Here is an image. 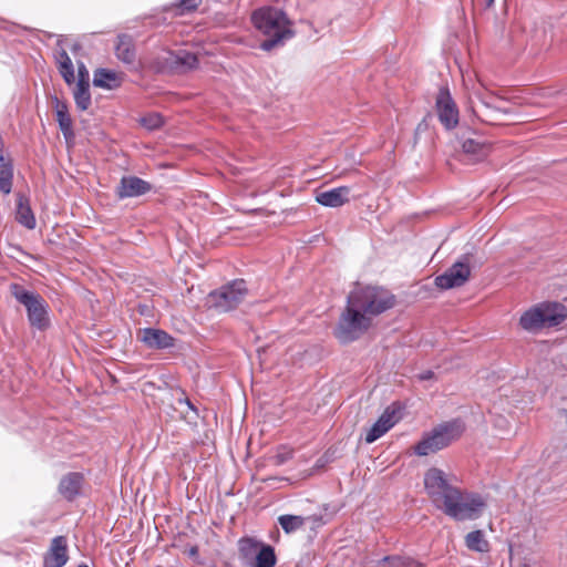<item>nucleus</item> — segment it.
<instances>
[{
	"label": "nucleus",
	"instance_id": "f257e3e1",
	"mask_svg": "<svg viewBox=\"0 0 567 567\" xmlns=\"http://www.w3.org/2000/svg\"><path fill=\"white\" fill-rule=\"evenodd\" d=\"M394 296L381 287H359L350 292L344 311L336 328V338L348 343L359 339L372 324L375 316L391 309Z\"/></svg>",
	"mask_w": 567,
	"mask_h": 567
},
{
	"label": "nucleus",
	"instance_id": "f03ea898",
	"mask_svg": "<svg viewBox=\"0 0 567 567\" xmlns=\"http://www.w3.org/2000/svg\"><path fill=\"white\" fill-rule=\"evenodd\" d=\"M254 27L267 39L261 42L264 51H270L282 45L293 37L292 22L286 13L277 8H261L251 16Z\"/></svg>",
	"mask_w": 567,
	"mask_h": 567
},
{
	"label": "nucleus",
	"instance_id": "7ed1b4c3",
	"mask_svg": "<svg viewBox=\"0 0 567 567\" xmlns=\"http://www.w3.org/2000/svg\"><path fill=\"white\" fill-rule=\"evenodd\" d=\"M567 318V309L559 302H540L523 312L519 326L527 332L537 333L545 328L560 324Z\"/></svg>",
	"mask_w": 567,
	"mask_h": 567
},
{
	"label": "nucleus",
	"instance_id": "20e7f679",
	"mask_svg": "<svg viewBox=\"0 0 567 567\" xmlns=\"http://www.w3.org/2000/svg\"><path fill=\"white\" fill-rule=\"evenodd\" d=\"M463 431L464 425L458 420L442 423L423 436L415 445L414 452L420 456L435 453L457 440Z\"/></svg>",
	"mask_w": 567,
	"mask_h": 567
},
{
	"label": "nucleus",
	"instance_id": "39448f33",
	"mask_svg": "<svg viewBox=\"0 0 567 567\" xmlns=\"http://www.w3.org/2000/svg\"><path fill=\"white\" fill-rule=\"evenodd\" d=\"M454 477L444 471L432 467L424 474V489L432 504L437 509L443 507L455 496L457 488L454 485Z\"/></svg>",
	"mask_w": 567,
	"mask_h": 567
},
{
	"label": "nucleus",
	"instance_id": "423d86ee",
	"mask_svg": "<svg viewBox=\"0 0 567 567\" xmlns=\"http://www.w3.org/2000/svg\"><path fill=\"white\" fill-rule=\"evenodd\" d=\"M485 507L486 501L481 495L463 493L457 488L453 501L449 502L442 511L456 520H467L478 518Z\"/></svg>",
	"mask_w": 567,
	"mask_h": 567
},
{
	"label": "nucleus",
	"instance_id": "0eeeda50",
	"mask_svg": "<svg viewBox=\"0 0 567 567\" xmlns=\"http://www.w3.org/2000/svg\"><path fill=\"white\" fill-rule=\"evenodd\" d=\"M10 290L12 296L25 307L31 326L40 330L47 328L49 317L48 305L44 299L40 295L25 290L17 284L11 285Z\"/></svg>",
	"mask_w": 567,
	"mask_h": 567
},
{
	"label": "nucleus",
	"instance_id": "6e6552de",
	"mask_svg": "<svg viewBox=\"0 0 567 567\" xmlns=\"http://www.w3.org/2000/svg\"><path fill=\"white\" fill-rule=\"evenodd\" d=\"M246 295V282L244 280H234L210 292L208 302L217 310L226 312L236 308L245 299Z\"/></svg>",
	"mask_w": 567,
	"mask_h": 567
},
{
	"label": "nucleus",
	"instance_id": "1a4fd4ad",
	"mask_svg": "<svg viewBox=\"0 0 567 567\" xmlns=\"http://www.w3.org/2000/svg\"><path fill=\"white\" fill-rule=\"evenodd\" d=\"M471 260L472 255H463L444 274L435 278V285L441 289H453L465 285L471 275Z\"/></svg>",
	"mask_w": 567,
	"mask_h": 567
},
{
	"label": "nucleus",
	"instance_id": "9d476101",
	"mask_svg": "<svg viewBox=\"0 0 567 567\" xmlns=\"http://www.w3.org/2000/svg\"><path fill=\"white\" fill-rule=\"evenodd\" d=\"M402 417V409L399 404H392L385 409L379 420L368 430L367 443H373L394 426Z\"/></svg>",
	"mask_w": 567,
	"mask_h": 567
},
{
	"label": "nucleus",
	"instance_id": "9b49d317",
	"mask_svg": "<svg viewBox=\"0 0 567 567\" xmlns=\"http://www.w3.org/2000/svg\"><path fill=\"white\" fill-rule=\"evenodd\" d=\"M436 112L440 122L446 130L454 128L458 123V109L447 89L442 87L436 96Z\"/></svg>",
	"mask_w": 567,
	"mask_h": 567
},
{
	"label": "nucleus",
	"instance_id": "f8f14e48",
	"mask_svg": "<svg viewBox=\"0 0 567 567\" xmlns=\"http://www.w3.org/2000/svg\"><path fill=\"white\" fill-rule=\"evenodd\" d=\"M68 558L66 539L63 536H56L51 542L43 564L44 567H63Z\"/></svg>",
	"mask_w": 567,
	"mask_h": 567
},
{
	"label": "nucleus",
	"instance_id": "ddd939ff",
	"mask_svg": "<svg viewBox=\"0 0 567 567\" xmlns=\"http://www.w3.org/2000/svg\"><path fill=\"white\" fill-rule=\"evenodd\" d=\"M351 188L349 186H340L317 194L316 200L327 207H340L349 202Z\"/></svg>",
	"mask_w": 567,
	"mask_h": 567
},
{
	"label": "nucleus",
	"instance_id": "4468645a",
	"mask_svg": "<svg viewBox=\"0 0 567 567\" xmlns=\"http://www.w3.org/2000/svg\"><path fill=\"white\" fill-rule=\"evenodd\" d=\"M150 188L147 182L135 176H127L121 179L117 194L121 198L135 197L147 193Z\"/></svg>",
	"mask_w": 567,
	"mask_h": 567
},
{
	"label": "nucleus",
	"instance_id": "2eb2a0df",
	"mask_svg": "<svg viewBox=\"0 0 567 567\" xmlns=\"http://www.w3.org/2000/svg\"><path fill=\"white\" fill-rule=\"evenodd\" d=\"M140 339L150 348L165 349L173 346V338L159 329H144L140 332Z\"/></svg>",
	"mask_w": 567,
	"mask_h": 567
},
{
	"label": "nucleus",
	"instance_id": "dca6fc26",
	"mask_svg": "<svg viewBox=\"0 0 567 567\" xmlns=\"http://www.w3.org/2000/svg\"><path fill=\"white\" fill-rule=\"evenodd\" d=\"M473 112L477 118L487 124H498L507 114V111L493 106L486 101H481L480 105L473 109Z\"/></svg>",
	"mask_w": 567,
	"mask_h": 567
},
{
	"label": "nucleus",
	"instance_id": "f3484780",
	"mask_svg": "<svg viewBox=\"0 0 567 567\" xmlns=\"http://www.w3.org/2000/svg\"><path fill=\"white\" fill-rule=\"evenodd\" d=\"M123 76L107 69H99L94 72L93 84L97 87L113 90L121 85Z\"/></svg>",
	"mask_w": 567,
	"mask_h": 567
},
{
	"label": "nucleus",
	"instance_id": "a211bd4d",
	"mask_svg": "<svg viewBox=\"0 0 567 567\" xmlns=\"http://www.w3.org/2000/svg\"><path fill=\"white\" fill-rule=\"evenodd\" d=\"M83 477L79 473H69L60 482V493L66 499H73L79 495L82 487Z\"/></svg>",
	"mask_w": 567,
	"mask_h": 567
},
{
	"label": "nucleus",
	"instance_id": "6ab92c4d",
	"mask_svg": "<svg viewBox=\"0 0 567 567\" xmlns=\"http://www.w3.org/2000/svg\"><path fill=\"white\" fill-rule=\"evenodd\" d=\"M16 218L28 229H33L35 227L34 215L28 204V200L23 196L18 197Z\"/></svg>",
	"mask_w": 567,
	"mask_h": 567
},
{
	"label": "nucleus",
	"instance_id": "aec40b11",
	"mask_svg": "<svg viewBox=\"0 0 567 567\" xmlns=\"http://www.w3.org/2000/svg\"><path fill=\"white\" fill-rule=\"evenodd\" d=\"M56 63L60 74L68 85H72L75 81L74 66L69 54L62 50L56 55Z\"/></svg>",
	"mask_w": 567,
	"mask_h": 567
},
{
	"label": "nucleus",
	"instance_id": "412c9836",
	"mask_svg": "<svg viewBox=\"0 0 567 567\" xmlns=\"http://www.w3.org/2000/svg\"><path fill=\"white\" fill-rule=\"evenodd\" d=\"M167 61L172 66L182 68L184 70H190L197 65V56L190 52L182 50L175 53H169Z\"/></svg>",
	"mask_w": 567,
	"mask_h": 567
},
{
	"label": "nucleus",
	"instance_id": "4be33fe9",
	"mask_svg": "<svg viewBox=\"0 0 567 567\" xmlns=\"http://www.w3.org/2000/svg\"><path fill=\"white\" fill-rule=\"evenodd\" d=\"M277 561L275 550L270 545H265L258 550L257 556L251 561L252 567H275Z\"/></svg>",
	"mask_w": 567,
	"mask_h": 567
},
{
	"label": "nucleus",
	"instance_id": "5701e85b",
	"mask_svg": "<svg viewBox=\"0 0 567 567\" xmlns=\"http://www.w3.org/2000/svg\"><path fill=\"white\" fill-rule=\"evenodd\" d=\"M54 109L56 113V120L59 122L60 128L62 130L63 134L66 136L71 133L72 127V121L68 112V106L65 103L59 101L58 99H54Z\"/></svg>",
	"mask_w": 567,
	"mask_h": 567
},
{
	"label": "nucleus",
	"instance_id": "b1692460",
	"mask_svg": "<svg viewBox=\"0 0 567 567\" xmlns=\"http://www.w3.org/2000/svg\"><path fill=\"white\" fill-rule=\"evenodd\" d=\"M465 544L468 549L475 550L478 553L488 551V542L485 539V536L482 530H474L466 535Z\"/></svg>",
	"mask_w": 567,
	"mask_h": 567
},
{
	"label": "nucleus",
	"instance_id": "393cba45",
	"mask_svg": "<svg viewBox=\"0 0 567 567\" xmlns=\"http://www.w3.org/2000/svg\"><path fill=\"white\" fill-rule=\"evenodd\" d=\"M266 544L260 543L252 538H244L239 540V551L244 559L252 561L258 554V550Z\"/></svg>",
	"mask_w": 567,
	"mask_h": 567
},
{
	"label": "nucleus",
	"instance_id": "a878e982",
	"mask_svg": "<svg viewBox=\"0 0 567 567\" xmlns=\"http://www.w3.org/2000/svg\"><path fill=\"white\" fill-rule=\"evenodd\" d=\"M12 166L6 162L3 156H0V190L3 194H9L12 187Z\"/></svg>",
	"mask_w": 567,
	"mask_h": 567
},
{
	"label": "nucleus",
	"instance_id": "bb28decb",
	"mask_svg": "<svg viewBox=\"0 0 567 567\" xmlns=\"http://www.w3.org/2000/svg\"><path fill=\"white\" fill-rule=\"evenodd\" d=\"M306 520L307 518L298 515H281L278 518L281 528L287 534H291L300 529L305 525Z\"/></svg>",
	"mask_w": 567,
	"mask_h": 567
},
{
	"label": "nucleus",
	"instance_id": "cd10ccee",
	"mask_svg": "<svg viewBox=\"0 0 567 567\" xmlns=\"http://www.w3.org/2000/svg\"><path fill=\"white\" fill-rule=\"evenodd\" d=\"M76 106L85 111L91 105L90 84H76L73 90Z\"/></svg>",
	"mask_w": 567,
	"mask_h": 567
},
{
	"label": "nucleus",
	"instance_id": "c85d7f7f",
	"mask_svg": "<svg viewBox=\"0 0 567 567\" xmlns=\"http://www.w3.org/2000/svg\"><path fill=\"white\" fill-rule=\"evenodd\" d=\"M463 151L467 154H472L477 158H481L487 154L488 145L484 142L468 138L463 142Z\"/></svg>",
	"mask_w": 567,
	"mask_h": 567
},
{
	"label": "nucleus",
	"instance_id": "c756f323",
	"mask_svg": "<svg viewBox=\"0 0 567 567\" xmlns=\"http://www.w3.org/2000/svg\"><path fill=\"white\" fill-rule=\"evenodd\" d=\"M116 55L117 58L125 62V63H132L135 58V52L130 43V41L125 39H120L117 45H116Z\"/></svg>",
	"mask_w": 567,
	"mask_h": 567
},
{
	"label": "nucleus",
	"instance_id": "7c9ffc66",
	"mask_svg": "<svg viewBox=\"0 0 567 567\" xmlns=\"http://www.w3.org/2000/svg\"><path fill=\"white\" fill-rule=\"evenodd\" d=\"M379 567H420V565L409 558L384 557L379 561Z\"/></svg>",
	"mask_w": 567,
	"mask_h": 567
},
{
	"label": "nucleus",
	"instance_id": "2f4dec72",
	"mask_svg": "<svg viewBox=\"0 0 567 567\" xmlns=\"http://www.w3.org/2000/svg\"><path fill=\"white\" fill-rule=\"evenodd\" d=\"M141 124L147 130H156L163 124V118L159 114L152 113L142 117Z\"/></svg>",
	"mask_w": 567,
	"mask_h": 567
},
{
	"label": "nucleus",
	"instance_id": "473e14b6",
	"mask_svg": "<svg viewBox=\"0 0 567 567\" xmlns=\"http://www.w3.org/2000/svg\"><path fill=\"white\" fill-rule=\"evenodd\" d=\"M76 84H90V73L83 62L78 63V82Z\"/></svg>",
	"mask_w": 567,
	"mask_h": 567
},
{
	"label": "nucleus",
	"instance_id": "72a5a7b5",
	"mask_svg": "<svg viewBox=\"0 0 567 567\" xmlns=\"http://www.w3.org/2000/svg\"><path fill=\"white\" fill-rule=\"evenodd\" d=\"M202 0H182L179 7L182 9V13L185 11H192L196 9L200 4Z\"/></svg>",
	"mask_w": 567,
	"mask_h": 567
},
{
	"label": "nucleus",
	"instance_id": "f704fd0d",
	"mask_svg": "<svg viewBox=\"0 0 567 567\" xmlns=\"http://www.w3.org/2000/svg\"><path fill=\"white\" fill-rule=\"evenodd\" d=\"M432 377H433V372L432 371H426V372L420 374V379L421 380H429Z\"/></svg>",
	"mask_w": 567,
	"mask_h": 567
},
{
	"label": "nucleus",
	"instance_id": "c9c22d12",
	"mask_svg": "<svg viewBox=\"0 0 567 567\" xmlns=\"http://www.w3.org/2000/svg\"><path fill=\"white\" fill-rule=\"evenodd\" d=\"M486 8H489L493 6L494 0H483Z\"/></svg>",
	"mask_w": 567,
	"mask_h": 567
},
{
	"label": "nucleus",
	"instance_id": "e433bc0d",
	"mask_svg": "<svg viewBox=\"0 0 567 567\" xmlns=\"http://www.w3.org/2000/svg\"><path fill=\"white\" fill-rule=\"evenodd\" d=\"M278 463H284L288 456H281V455H278Z\"/></svg>",
	"mask_w": 567,
	"mask_h": 567
},
{
	"label": "nucleus",
	"instance_id": "4c0bfd02",
	"mask_svg": "<svg viewBox=\"0 0 567 567\" xmlns=\"http://www.w3.org/2000/svg\"><path fill=\"white\" fill-rule=\"evenodd\" d=\"M179 402H181V403H185L188 408H190V409H192L190 402H189L187 399H186V400H184V401H182V400H181Z\"/></svg>",
	"mask_w": 567,
	"mask_h": 567
},
{
	"label": "nucleus",
	"instance_id": "58836bf2",
	"mask_svg": "<svg viewBox=\"0 0 567 567\" xmlns=\"http://www.w3.org/2000/svg\"><path fill=\"white\" fill-rule=\"evenodd\" d=\"M79 567H89V566H86V565H80Z\"/></svg>",
	"mask_w": 567,
	"mask_h": 567
}]
</instances>
